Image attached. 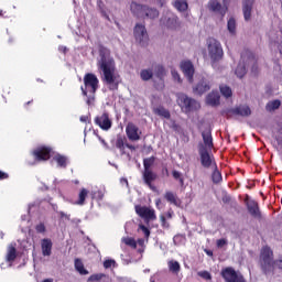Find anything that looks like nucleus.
I'll return each instance as SVG.
<instances>
[{"mask_svg": "<svg viewBox=\"0 0 282 282\" xmlns=\"http://www.w3.org/2000/svg\"><path fill=\"white\" fill-rule=\"evenodd\" d=\"M259 263L263 274H275L282 270V260H274V252L268 246L262 247Z\"/></svg>", "mask_w": 282, "mask_h": 282, "instance_id": "f257e3e1", "label": "nucleus"}, {"mask_svg": "<svg viewBox=\"0 0 282 282\" xmlns=\"http://www.w3.org/2000/svg\"><path fill=\"white\" fill-rule=\"evenodd\" d=\"M98 77L94 73L84 76V86L80 87L83 96L87 97L86 104L91 107L96 102V91H98Z\"/></svg>", "mask_w": 282, "mask_h": 282, "instance_id": "f03ea898", "label": "nucleus"}, {"mask_svg": "<svg viewBox=\"0 0 282 282\" xmlns=\"http://www.w3.org/2000/svg\"><path fill=\"white\" fill-rule=\"evenodd\" d=\"M100 69L104 73V83L109 85L110 89H118V78H120V76L116 74V65L113 62L110 64H100Z\"/></svg>", "mask_w": 282, "mask_h": 282, "instance_id": "7ed1b4c3", "label": "nucleus"}, {"mask_svg": "<svg viewBox=\"0 0 282 282\" xmlns=\"http://www.w3.org/2000/svg\"><path fill=\"white\" fill-rule=\"evenodd\" d=\"M176 102L178 107H181L184 113H191V111H197L202 106L197 100L188 97V95L184 93L176 94Z\"/></svg>", "mask_w": 282, "mask_h": 282, "instance_id": "20e7f679", "label": "nucleus"}, {"mask_svg": "<svg viewBox=\"0 0 282 282\" xmlns=\"http://www.w3.org/2000/svg\"><path fill=\"white\" fill-rule=\"evenodd\" d=\"M207 50L209 57L214 63H218V61H221L224 58V48L221 47V43L217 39H207Z\"/></svg>", "mask_w": 282, "mask_h": 282, "instance_id": "39448f33", "label": "nucleus"}, {"mask_svg": "<svg viewBox=\"0 0 282 282\" xmlns=\"http://www.w3.org/2000/svg\"><path fill=\"white\" fill-rule=\"evenodd\" d=\"M198 154L203 169H216L217 161H215V156L212 155L210 152H208V149H206L204 144H200L198 147Z\"/></svg>", "mask_w": 282, "mask_h": 282, "instance_id": "423d86ee", "label": "nucleus"}, {"mask_svg": "<svg viewBox=\"0 0 282 282\" xmlns=\"http://www.w3.org/2000/svg\"><path fill=\"white\" fill-rule=\"evenodd\" d=\"M237 116H240V118H248L249 116H252V110L250 109V106L240 105L236 106L235 108H229L225 111V117L227 118V120H231V118H237Z\"/></svg>", "mask_w": 282, "mask_h": 282, "instance_id": "0eeeda50", "label": "nucleus"}, {"mask_svg": "<svg viewBox=\"0 0 282 282\" xmlns=\"http://www.w3.org/2000/svg\"><path fill=\"white\" fill-rule=\"evenodd\" d=\"M220 275L225 282H246V278L242 274H238L232 267L223 269Z\"/></svg>", "mask_w": 282, "mask_h": 282, "instance_id": "6e6552de", "label": "nucleus"}, {"mask_svg": "<svg viewBox=\"0 0 282 282\" xmlns=\"http://www.w3.org/2000/svg\"><path fill=\"white\" fill-rule=\"evenodd\" d=\"M133 34L137 43L142 47L149 43V33L147 32V26L143 24L137 23L133 29Z\"/></svg>", "mask_w": 282, "mask_h": 282, "instance_id": "1a4fd4ad", "label": "nucleus"}, {"mask_svg": "<svg viewBox=\"0 0 282 282\" xmlns=\"http://www.w3.org/2000/svg\"><path fill=\"white\" fill-rule=\"evenodd\" d=\"M35 162H47L52 158V148L41 147L36 148L31 153Z\"/></svg>", "mask_w": 282, "mask_h": 282, "instance_id": "9d476101", "label": "nucleus"}, {"mask_svg": "<svg viewBox=\"0 0 282 282\" xmlns=\"http://www.w3.org/2000/svg\"><path fill=\"white\" fill-rule=\"evenodd\" d=\"M126 135L131 142H138V140H140V135H142V132L140 131V128L135 126V123L128 122L126 127Z\"/></svg>", "mask_w": 282, "mask_h": 282, "instance_id": "9b49d317", "label": "nucleus"}, {"mask_svg": "<svg viewBox=\"0 0 282 282\" xmlns=\"http://www.w3.org/2000/svg\"><path fill=\"white\" fill-rule=\"evenodd\" d=\"M272 145L279 153V155H282V127H275L272 131Z\"/></svg>", "mask_w": 282, "mask_h": 282, "instance_id": "f8f14e48", "label": "nucleus"}, {"mask_svg": "<svg viewBox=\"0 0 282 282\" xmlns=\"http://www.w3.org/2000/svg\"><path fill=\"white\" fill-rule=\"evenodd\" d=\"M212 83L207 78H202L193 88V93L197 96H204L206 91H210Z\"/></svg>", "mask_w": 282, "mask_h": 282, "instance_id": "ddd939ff", "label": "nucleus"}, {"mask_svg": "<svg viewBox=\"0 0 282 282\" xmlns=\"http://www.w3.org/2000/svg\"><path fill=\"white\" fill-rule=\"evenodd\" d=\"M160 23L169 30H177V28H180V19L177 15L162 17Z\"/></svg>", "mask_w": 282, "mask_h": 282, "instance_id": "4468645a", "label": "nucleus"}, {"mask_svg": "<svg viewBox=\"0 0 282 282\" xmlns=\"http://www.w3.org/2000/svg\"><path fill=\"white\" fill-rule=\"evenodd\" d=\"M95 124L101 128L102 131H109L111 129V119H109V113L104 112L101 116L95 118Z\"/></svg>", "mask_w": 282, "mask_h": 282, "instance_id": "2eb2a0df", "label": "nucleus"}, {"mask_svg": "<svg viewBox=\"0 0 282 282\" xmlns=\"http://www.w3.org/2000/svg\"><path fill=\"white\" fill-rule=\"evenodd\" d=\"M207 8L210 12L219 14L221 19H224L226 12H228V8L223 7L217 0H209Z\"/></svg>", "mask_w": 282, "mask_h": 282, "instance_id": "dca6fc26", "label": "nucleus"}, {"mask_svg": "<svg viewBox=\"0 0 282 282\" xmlns=\"http://www.w3.org/2000/svg\"><path fill=\"white\" fill-rule=\"evenodd\" d=\"M181 69L186 78L193 83V76H195V66H193V62L184 61L181 63Z\"/></svg>", "mask_w": 282, "mask_h": 282, "instance_id": "f3484780", "label": "nucleus"}, {"mask_svg": "<svg viewBox=\"0 0 282 282\" xmlns=\"http://www.w3.org/2000/svg\"><path fill=\"white\" fill-rule=\"evenodd\" d=\"M158 180V174L153 172V170H143V181L151 191H155V186H153V182Z\"/></svg>", "mask_w": 282, "mask_h": 282, "instance_id": "a211bd4d", "label": "nucleus"}, {"mask_svg": "<svg viewBox=\"0 0 282 282\" xmlns=\"http://www.w3.org/2000/svg\"><path fill=\"white\" fill-rule=\"evenodd\" d=\"M243 204L248 213H259V203L252 198L250 195L246 194L243 198Z\"/></svg>", "mask_w": 282, "mask_h": 282, "instance_id": "6ab92c4d", "label": "nucleus"}, {"mask_svg": "<svg viewBox=\"0 0 282 282\" xmlns=\"http://www.w3.org/2000/svg\"><path fill=\"white\" fill-rule=\"evenodd\" d=\"M202 138H203V142L205 144V149L213 151V130L210 129V127H207L203 132H202Z\"/></svg>", "mask_w": 282, "mask_h": 282, "instance_id": "aec40b11", "label": "nucleus"}, {"mask_svg": "<svg viewBox=\"0 0 282 282\" xmlns=\"http://www.w3.org/2000/svg\"><path fill=\"white\" fill-rule=\"evenodd\" d=\"M252 6H254V0H243L242 12L245 21H250V19H252Z\"/></svg>", "mask_w": 282, "mask_h": 282, "instance_id": "412c9836", "label": "nucleus"}, {"mask_svg": "<svg viewBox=\"0 0 282 282\" xmlns=\"http://www.w3.org/2000/svg\"><path fill=\"white\" fill-rule=\"evenodd\" d=\"M220 96L218 91L213 90L212 93H209L206 97V102L207 105H209L210 107H217L220 104Z\"/></svg>", "mask_w": 282, "mask_h": 282, "instance_id": "4be33fe9", "label": "nucleus"}, {"mask_svg": "<svg viewBox=\"0 0 282 282\" xmlns=\"http://www.w3.org/2000/svg\"><path fill=\"white\" fill-rule=\"evenodd\" d=\"M99 56H100V62H99L100 65H104V63L106 65H109V64L113 63V59L107 57V56H109V48L108 47H105L102 45L99 46Z\"/></svg>", "mask_w": 282, "mask_h": 282, "instance_id": "5701e85b", "label": "nucleus"}, {"mask_svg": "<svg viewBox=\"0 0 282 282\" xmlns=\"http://www.w3.org/2000/svg\"><path fill=\"white\" fill-rule=\"evenodd\" d=\"M140 217V224H143V226H151V221H155L158 217L155 216V213H139Z\"/></svg>", "mask_w": 282, "mask_h": 282, "instance_id": "b1692460", "label": "nucleus"}, {"mask_svg": "<svg viewBox=\"0 0 282 282\" xmlns=\"http://www.w3.org/2000/svg\"><path fill=\"white\" fill-rule=\"evenodd\" d=\"M42 254L43 257H51L52 256V239L44 238L41 242Z\"/></svg>", "mask_w": 282, "mask_h": 282, "instance_id": "393cba45", "label": "nucleus"}, {"mask_svg": "<svg viewBox=\"0 0 282 282\" xmlns=\"http://www.w3.org/2000/svg\"><path fill=\"white\" fill-rule=\"evenodd\" d=\"M164 199H166L169 204H173V206H182V200L177 197V194L171 191L165 192Z\"/></svg>", "mask_w": 282, "mask_h": 282, "instance_id": "a878e982", "label": "nucleus"}, {"mask_svg": "<svg viewBox=\"0 0 282 282\" xmlns=\"http://www.w3.org/2000/svg\"><path fill=\"white\" fill-rule=\"evenodd\" d=\"M246 58L248 61V65H253L252 66V72L257 70V57L254 56V54L247 51L245 54H241L242 63L246 62Z\"/></svg>", "mask_w": 282, "mask_h": 282, "instance_id": "bb28decb", "label": "nucleus"}, {"mask_svg": "<svg viewBox=\"0 0 282 282\" xmlns=\"http://www.w3.org/2000/svg\"><path fill=\"white\" fill-rule=\"evenodd\" d=\"M155 116H160L161 118H165V120H171V111L164 108V106H158L152 109Z\"/></svg>", "mask_w": 282, "mask_h": 282, "instance_id": "cd10ccee", "label": "nucleus"}, {"mask_svg": "<svg viewBox=\"0 0 282 282\" xmlns=\"http://www.w3.org/2000/svg\"><path fill=\"white\" fill-rule=\"evenodd\" d=\"M75 270L78 272L82 276H86V274H89V271L85 269V264L83 263V260L79 258H76L74 261Z\"/></svg>", "mask_w": 282, "mask_h": 282, "instance_id": "c85d7f7f", "label": "nucleus"}, {"mask_svg": "<svg viewBox=\"0 0 282 282\" xmlns=\"http://www.w3.org/2000/svg\"><path fill=\"white\" fill-rule=\"evenodd\" d=\"M167 268L172 274H180V271L182 270V265H180V262L176 260H170L167 262Z\"/></svg>", "mask_w": 282, "mask_h": 282, "instance_id": "c756f323", "label": "nucleus"}, {"mask_svg": "<svg viewBox=\"0 0 282 282\" xmlns=\"http://www.w3.org/2000/svg\"><path fill=\"white\" fill-rule=\"evenodd\" d=\"M213 169V173H212V182L213 184H221V181L224 180V177L221 176V172H219V169L217 167H212Z\"/></svg>", "mask_w": 282, "mask_h": 282, "instance_id": "7c9ffc66", "label": "nucleus"}, {"mask_svg": "<svg viewBox=\"0 0 282 282\" xmlns=\"http://www.w3.org/2000/svg\"><path fill=\"white\" fill-rule=\"evenodd\" d=\"M154 75L159 80H164V77L166 76V69H164V66L158 65L154 68Z\"/></svg>", "mask_w": 282, "mask_h": 282, "instance_id": "2f4dec72", "label": "nucleus"}, {"mask_svg": "<svg viewBox=\"0 0 282 282\" xmlns=\"http://www.w3.org/2000/svg\"><path fill=\"white\" fill-rule=\"evenodd\" d=\"M174 8H176L178 12H186V10H188V2H186V0H176Z\"/></svg>", "mask_w": 282, "mask_h": 282, "instance_id": "473e14b6", "label": "nucleus"}, {"mask_svg": "<svg viewBox=\"0 0 282 282\" xmlns=\"http://www.w3.org/2000/svg\"><path fill=\"white\" fill-rule=\"evenodd\" d=\"M58 166H61L62 169H66L67 167V156L62 155V154H56L53 159Z\"/></svg>", "mask_w": 282, "mask_h": 282, "instance_id": "72a5a7b5", "label": "nucleus"}, {"mask_svg": "<svg viewBox=\"0 0 282 282\" xmlns=\"http://www.w3.org/2000/svg\"><path fill=\"white\" fill-rule=\"evenodd\" d=\"M138 232H142L144 236V239H149L151 237V229H149V226L142 223L139 224Z\"/></svg>", "mask_w": 282, "mask_h": 282, "instance_id": "f704fd0d", "label": "nucleus"}, {"mask_svg": "<svg viewBox=\"0 0 282 282\" xmlns=\"http://www.w3.org/2000/svg\"><path fill=\"white\" fill-rule=\"evenodd\" d=\"M246 74H247L246 64L240 62L236 67V76L238 78H243Z\"/></svg>", "mask_w": 282, "mask_h": 282, "instance_id": "c9c22d12", "label": "nucleus"}, {"mask_svg": "<svg viewBox=\"0 0 282 282\" xmlns=\"http://www.w3.org/2000/svg\"><path fill=\"white\" fill-rule=\"evenodd\" d=\"M17 259V248L14 246H9L7 253V261H14Z\"/></svg>", "mask_w": 282, "mask_h": 282, "instance_id": "e433bc0d", "label": "nucleus"}, {"mask_svg": "<svg viewBox=\"0 0 282 282\" xmlns=\"http://www.w3.org/2000/svg\"><path fill=\"white\" fill-rule=\"evenodd\" d=\"M281 107V100L275 99L273 101H269L265 106L267 111H275V109H279Z\"/></svg>", "mask_w": 282, "mask_h": 282, "instance_id": "4c0bfd02", "label": "nucleus"}, {"mask_svg": "<svg viewBox=\"0 0 282 282\" xmlns=\"http://www.w3.org/2000/svg\"><path fill=\"white\" fill-rule=\"evenodd\" d=\"M174 246H184L186 243V236L182 234H177L173 237Z\"/></svg>", "mask_w": 282, "mask_h": 282, "instance_id": "58836bf2", "label": "nucleus"}, {"mask_svg": "<svg viewBox=\"0 0 282 282\" xmlns=\"http://www.w3.org/2000/svg\"><path fill=\"white\" fill-rule=\"evenodd\" d=\"M87 195H89V191L87 188H82L78 194L77 204L83 206V204H85V199H87Z\"/></svg>", "mask_w": 282, "mask_h": 282, "instance_id": "ea45409f", "label": "nucleus"}, {"mask_svg": "<svg viewBox=\"0 0 282 282\" xmlns=\"http://www.w3.org/2000/svg\"><path fill=\"white\" fill-rule=\"evenodd\" d=\"M227 30L230 34H237V21L235 18H230L227 22Z\"/></svg>", "mask_w": 282, "mask_h": 282, "instance_id": "a19ab883", "label": "nucleus"}, {"mask_svg": "<svg viewBox=\"0 0 282 282\" xmlns=\"http://www.w3.org/2000/svg\"><path fill=\"white\" fill-rule=\"evenodd\" d=\"M145 17H148L149 19H158L160 17V11H158L156 9L153 8H145Z\"/></svg>", "mask_w": 282, "mask_h": 282, "instance_id": "79ce46f5", "label": "nucleus"}, {"mask_svg": "<svg viewBox=\"0 0 282 282\" xmlns=\"http://www.w3.org/2000/svg\"><path fill=\"white\" fill-rule=\"evenodd\" d=\"M155 164V156H150L143 160V171H151V166Z\"/></svg>", "mask_w": 282, "mask_h": 282, "instance_id": "37998d69", "label": "nucleus"}, {"mask_svg": "<svg viewBox=\"0 0 282 282\" xmlns=\"http://www.w3.org/2000/svg\"><path fill=\"white\" fill-rule=\"evenodd\" d=\"M102 279H107V274L105 273H95L91 274L88 279L87 282H100Z\"/></svg>", "mask_w": 282, "mask_h": 282, "instance_id": "c03bdc74", "label": "nucleus"}, {"mask_svg": "<svg viewBox=\"0 0 282 282\" xmlns=\"http://www.w3.org/2000/svg\"><path fill=\"white\" fill-rule=\"evenodd\" d=\"M219 89H220V94L225 98H231L232 97V89L229 86L220 85Z\"/></svg>", "mask_w": 282, "mask_h": 282, "instance_id": "a18cd8bd", "label": "nucleus"}, {"mask_svg": "<svg viewBox=\"0 0 282 282\" xmlns=\"http://www.w3.org/2000/svg\"><path fill=\"white\" fill-rule=\"evenodd\" d=\"M91 197L96 199V202H102V199H105V192L101 189L93 191Z\"/></svg>", "mask_w": 282, "mask_h": 282, "instance_id": "49530a36", "label": "nucleus"}, {"mask_svg": "<svg viewBox=\"0 0 282 282\" xmlns=\"http://www.w3.org/2000/svg\"><path fill=\"white\" fill-rule=\"evenodd\" d=\"M140 77L143 80H151V78H153V70L151 69H142L140 73Z\"/></svg>", "mask_w": 282, "mask_h": 282, "instance_id": "de8ad7c7", "label": "nucleus"}, {"mask_svg": "<svg viewBox=\"0 0 282 282\" xmlns=\"http://www.w3.org/2000/svg\"><path fill=\"white\" fill-rule=\"evenodd\" d=\"M124 139H122V137H119L116 141V148L119 149L121 155H124Z\"/></svg>", "mask_w": 282, "mask_h": 282, "instance_id": "09e8293b", "label": "nucleus"}, {"mask_svg": "<svg viewBox=\"0 0 282 282\" xmlns=\"http://www.w3.org/2000/svg\"><path fill=\"white\" fill-rule=\"evenodd\" d=\"M135 213H155V210L151 209V207L135 205Z\"/></svg>", "mask_w": 282, "mask_h": 282, "instance_id": "8fccbe9b", "label": "nucleus"}, {"mask_svg": "<svg viewBox=\"0 0 282 282\" xmlns=\"http://www.w3.org/2000/svg\"><path fill=\"white\" fill-rule=\"evenodd\" d=\"M35 231L37 235H45L47 232V228L45 227V223H40L35 226Z\"/></svg>", "mask_w": 282, "mask_h": 282, "instance_id": "3c124183", "label": "nucleus"}, {"mask_svg": "<svg viewBox=\"0 0 282 282\" xmlns=\"http://www.w3.org/2000/svg\"><path fill=\"white\" fill-rule=\"evenodd\" d=\"M123 243H126V246H130V248H133L134 250L138 248V242L133 238H124Z\"/></svg>", "mask_w": 282, "mask_h": 282, "instance_id": "603ef678", "label": "nucleus"}, {"mask_svg": "<svg viewBox=\"0 0 282 282\" xmlns=\"http://www.w3.org/2000/svg\"><path fill=\"white\" fill-rule=\"evenodd\" d=\"M197 275L200 276V279H204L205 281H212L213 280V275L208 271H199L197 273Z\"/></svg>", "mask_w": 282, "mask_h": 282, "instance_id": "864d4df0", "label": "nucleus"}, {"mask_svg": "<svg viewBox=\"0 0 282 282\" xmlns=\"http://www.w3.org/2000/svg\"><path fill=\"white\" fill-rule=\"evenodd\" d=\"M104 268L106 270H109V268H116V260L113 259H108L104 261Z\"/></svg>", "mask_w": 282, "mask_h": 282, "instance_id": "5fc2aeb1", "label": "nucleus"}, {"mask_svg": "<svg viewBox=\"0 0 282 282\" xmlns=\"http://www.w3.org/2000/svg\"><path fill=\"white\" fill-rule=\"evenodd\" d=\"M216 246L217 248H224V246H228V240H226L225 238L218 239L216 241Z\"/></svg>", "mask_w": 282, "mask_h": 282, "instance_id": "6e6d98bb", "label": "nucleus"}, {"mask_svg": "<svg viewBox=\"0 0 282 282\" xmlns=\"http://www.w3.org/2000/svg\"><path fill=\"white\" fill-rule=\"evenodd\" d=\"M223 204H230V202H232V197H230V195L225 194L221 198Z\"/></svg>", "mask_w": 282, "mask_h": 282, "instance_id": "4d7b16f0", "label": "nucleus"}, {"mask_svg": "<svg viewBox=\"0 0 282 282\" xmlns=\"http://www.w3.org/2000/svg\"><path fill=\"white\" fill-rule=\"evenodd\" d=\"M163 228H169V223H166V217L161 215L160 217Z\"/></svg>", "mask_w": 282, "mask_h": 282, "instance_id": "13d9d810", "label": "nucleus"}, {"mask_svg": "<svg viewBox=\"0 0 282 282\" xmlns=\"http://www.w3.org/2000/svg\"><path fill=\"white\" fill-rule=\"evenodd\" d=\"M172 175H173L174 180H181L182 178V173L177 172L176 170H174L172 172Z\"/></svg>", "mask_w": 282, "mask_h": 282, "instance_id": "bf43d9fd", "label": "nucleus"}, {"mask_svg": "<svg viewBox=\"0 0 282 282\" xmlns=\"http://www.w3.org/2000/svg\"><path fill=\"white\" fill-rule=\"evenodd\" d=\"M8 177H10L8 173L0 171V180H8Z\"/></svg>", "mask_w": 282, "mask_h": 282, "instance_id": "052dcab7", "label": "nucleus"}, {"mask_svg": "<svg viewBox=\"0 0 282 282\" xmlns=\"http://www.w3.org/2000/svg\"><path fill=\"white\" fill-rule=\"evenodd\" d=\"M172 76H173V78L177 79L178 83L181 82L180 80V74L177 72H172Z\"/></svg>", "mask_w": 282, "mask_h": 282, "instance_id": "680f3d73", "label": "nucleus"}, {"mask_svg": "<svg viewBox=\"0 0 282 282\" xmlns=\"http://www.w3.org/2000/svg\"><path fill=\"white\" fill-rule=\"evenodd\" d=\"M251 215H252L253 219L261 218V213H252Z\"/></svg>", "mask_w": 282, "mask_h": 282, "instance_id": "e2e57ef3", "label": "nucleus"}, {"mask_svg": "<svg viewBox=\"0 0 282 282\" xmlns=\"http://www.w3.org/2000/svg\"><path fill=\"white\" fill-rule=\"evenodd\" d=\"M127 149H130V151H135V145H131L129 143H126Z\"/></svg>", "mask_w": 282, "mask_h": 282, "instance_id": "0e129e2a", "label": "nucleus"}, {"mask_svg": "<svg viewBox=\"0 0 282 282\" xmlns=\"http://www.w3.org/2000/svg\"><path fill=\"white\" fill-rule=\"evenodd\" d=\"M79 120H80V122H87V120H89V117L82 116Z\"/></svg>", "mask_w": 282, "mask_h": 282, "instance_id": "69168bd1", "label": "nucleus"}, {"mask_svg": "<svg viewBox=\"0 0 282 282\" xmlns=\"http://www.w3.org/2000/svg\"><path fill=\"white\" fill-rule=\"evenodd\" d=\"M163 175H165L166 177H169V167H163Z\"/></svg>", "mask_w": 282, "mask_h": 282, "instance_id": "338daca9", "label": "nucleus"}, {"mask_svg": "<svg viewBox=\"0 0 282 282\" xmlns=\"http://www.w3.org/2000/svg\"><path fill=\"white\" fill-rule=\"evenodd\" d=\"M137 243L141 247L144 246V239L142 238L138 239Z\"/></svg>", "mask_w": 282, "mask_h": 282, "instance_id": "774afa93", "label": "nucleus"}]
</instances>
